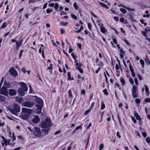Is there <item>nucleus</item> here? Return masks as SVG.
<instances>
[{"mask_svg": "<svg viewBox=\"0 0 150 150\" xmlns=\"http://www.w3.org/2000/svg\"><path fill=\"white\" fill-rule=\"evenodd\" d=\"M32 121L35 123H37L40 121V118L38 116L35 115L32 119Z\"/></svg>", "mask_w": 150, "mask_h": 150, "instance_id": "11", "label": "nucleus"}, {"mask_svg": "<svg viewBox=\"0 0 150 150\" xmlns=\"http://www.w3.org/2000/svg\"><path fill=\"white\" fill-rule=\"evenodd\" d=\"M132 94L134 98L138 97V95L136 93H132Z\"/></svg>", "mask_w": 150, "mask_h": 150, "instance_id": "37", "label": "nucleus"}, {"mask_svg": "<svg viewBox=\"0 0 150 150\" xmlns=\"http://www.w3.org/2000/svg\"><path fill=\"white\" fill-rule=\"evenodd\" d=\"M134 81H135V82L136 83V85H138V80L137 78H135L134 79Z\"/></svg>", "mask_w": 150, "mask_h": 150, "instance_id": "52", "label": "nucleus"}, {"mask_svg": "<svg viewBox=\"0 0 150 150\" xmlns=\"http://www.w3.org/2000/svg\"><path fill=\"white\" fill-rule=\"evenodd\" d=\"M120 10L121 12L124 13H126L127 12L126 10L123 8H120Z\"/></svg>", "mask_w": 150, "mask_h": 150, "instance_id": "28", "label": "nucleus"}, {"mask_svg": "<svg viewBox=\"0 0 150 150\" xmlns=\"http://www.w3.org/2000/svg\"><path fill=\"white\" fill-rule=\"evenodd\" d=\"M32 112V110L26 108H23L21 113H25L30 115Z\"/></svg>", "mask_w": 150, "mask_h": 150, "instance_id": "9", "label": "nucleus"}, {"mask_svg": "<svg viewBox=\"0 0 150 150\" xmlns=\"http://www.w3.org/2000/svg\"><path fill=\"white\" fill-rule=\"evenodd\" d=\"M142 33L144 36L146 37L147 36V35L145 32L143 31L142 32Z\"/></svg>", "mask_w": 150, "mask_h": 150, "instance_id": "58", "label": "nucleus"}, {"mask_svg": "<svg viewBox=\"0 0 150 150\" xmlns=\"http://www.w3.org/2000/svg\"><path fill=\"white\" fill-rule=\"evenodd\" d=\"M142 134L144 137H146L147 135L146 132H142Z\"/></svg>", "mask_w": 150, "mask_h": 150, "instance_id": "51", "label": "nucleus"}, {"mask_svg": "<svg viewBox=\"0 0 150 150\" xmlns=\"http://www.w3.org/2000/svg\"><path fill=\"white\" fill-rule=\"evenodd\" d=\"M19 84L21 86L19 88V91H21V89L23 90L26 91H27V87L26 83L23 82H21Z\"/></svg>", "mask_w": 150, "mask_h": 150, "instance_id": "7", "label": "nucleus"}, {"mask_svg": "<svg viewBox=\"0 0 150 150\" xmlns=\"http://www.w3.org/2000/svg\"><path fill=\"white\" fill-rule=\"evenodd\" d=\"M7 25V23L6 22L4 23L2 26H1V29H3L4 28L6 27V26Z\"/></svg>", "mask_w": 150, "mask_h": 150, "instance_id": "22", "label": "nucleus"}, {"mask_svg": "<svg viewBox=\"0 0 150 150\" xmlns=\"http://www.w3.org/2000/svg\"><path fill=\"white\" fill-rule=\"evenodd\" d=\"M145 61L146 63L148 64H150V61L147 58V56H146V58H145Z\"/></svg>", "mask_w": 150, "mask_h": 150, "instance_id": "25", "label": "nucleus"}, {"mask_svg": "<svg viewBox=\"0 0 150 150\" xmlns=\"http://www.w3.org/2000/svg\"><path fill=\"white\" fill-rule=\"evenodd\" d=\"M95 104V103L94 102H93L91 104V110L92 108H93L94 105Z\"/></svg>", "mask_w": 150, "mask_h": 150, "instance_id": "60", "label": "nucleus"}, {"mask_svg": "<svg viewBox=\"0 0 150 150\" xmlns=\"http://www.w3.org/2000/svg\"><path fill=\"white\" fill-rule=\"evenodd\" d=\"M42 136H43V135H45L48 133V132H49V129H43L42 130Z\"/></svg>", "mask_w": 150, "mask_h": 150, "instance_id": "13", "label": "nucleus"}, {"mask_svg": "<svg viewBox=\"0 0 150 150\" xmlns=\"http://www.w3.org/2000/svg\"><path fill=\"white\" fill-rule=\"evenodd\" d=\"M105 104L104 103H103V102H102L101 105V109L103 110V109H104L105 108Z\"/></svg>", "mask_w": 150, "mask_h": 150, "instance_id": "42", "label": "nucleus"}, {"mask_svg": "<svg viewBox=\"0 0 150 150\" xmlns=\"http://www.w3.org/2000/svg\"><path fill=\"white\" fill-rule=\"evenodd\" d=\"M29 115V114L21 112L19 117L22 119L25 120L28 118Z\"/></svg>", "mask_w": 150, "mask_h": 150, "instance_id": "10", "label": "nucleus"}, {"mask_svg": "<svg viewBox=\"0 0 150 150\" xmlns=\"http://www.w3.org/2000/svg\"><path fill=\"white\" fill-rule=\"evenodd\" d=\"M137 76L138 77V78L140 80H141L142 79V77L141 75L139 74H137Z\"/></svg>", "mask_w": 150, "mask_h": 150, "instance_id": "39", "label": "nucleus"}, {"mask_svg": "<svg viewBox=\"0 0 150 150\" xmlns=\"http://www.w3.org/2000/svg\"><path fill=\"white\" fill-rule=\"evenodd\" d=\"M71 16L72 18L75 20H76L77 19V17L76 15L74 14H71Z\"/></svg>", "mask_w": 150, "mask_h": 150, "instance_id": "32", "label": "nucleus"}, {"mask_svg": "<svg viewBox=\"0 0 150 150\" xmlns=\"http://www.w3.org/2000/svg\"><path fill=\"white\" fill-rule=\"evenodd\" d=\"M0 93L5 96H8V93L7 88L5 86H3L0 90Z\"/></svg>", "mask_w": 150, "mask_h": 150, "instance_id": "4", "label": "nucleus"}, {"mask_svg": "<svg viewBox=\"0 0 150 150\" xmlns=\"http://www.w3.org/2000/svg\"><path fill=\"white\" fill-rule=\"evenodd\" d=\"M52 64H50V67L47 68V69L52 70Z\"/></svg>", "mask_w": 150, "mask_h": 150, "instance_id": "45", "label": "nucleus"}, {"mask_svg": "<svg viewBox=\"0 0 150 150\" xmlns=\"http://www.w3.org/2000/svg\"><path fill=\"white\" fill-rule=\"evenodd\" d=\"M80 67H77L76 69L78 70L80 73H82L83 72V69L81 68Z\"/></svg>", "mask_w": 150, "mask_h": 150, "instance_id": "27", "label": "nucleus"}, {"mask_svg": "<svg viewBox=\"0 0 150 150\" xmlns=\"http://www.w3.org/2000/svg\"><path fill=\"white\" fill-rule=\"evenodd\" d=\"M99 4L102 7H104L105 8L107 9L109 8L104 3L101 2H100Z\"/></svg>", "mask_w": 150, "mask_h": 150, "instance_id": "19", "label": "nucleus"}, {"mask_svg": "<svg viewBox=\"0 0 150 150\" xmlns=\"http://www.w3.org/2000/svg\"><path fill=\"white\" fill-rule=\"evenodd\" d=\"M103 92L104 93V94L105 95H107L108 94V93L107 91V90L105 89L103 91Z\"/></svg>", "mask_w": 150, "mask_h": 150, "instance_id": "38", "label": "nucleus"}, {"mask_svg": "<svg viewBox=\"0 0 150 150\" xmlns=\"http://www.w3.org/2000/svg\"><path fill=\"white\" fill-rule=\"evenodd\" d=\"M140 64L142 65V67L143 68L144 67V62L142 59H141L140 60Z\"/></svg>", "mask_w": 150, "mask_h": 150, "instance_id": "30", "label": "nucleus"}, {"mask_svg": "<svg viewBox=\"0 0 150 150\" xmlns=\"http://www.w3.org/2000/svg\"><path fill=\"white\" fill-rule=\"evenodd\" d=\"M54 8L56 10H57V9L59 7V5L57 3H56L54 5Z\"/></svg>", "mask_w": 150, "mask_h": 150, "instance_id": "35", "label": "nucleus"}, {"mask_svg": "<svg viewBox=\"0 0 150 150\" xmlns=\"http://www.w3.org/2000/svg\"><path fill=\"white\" fill-rule=\"evenodd\" d=\"M18 91L19 94L21 96H23L24 95V92L25 91L21 89V91H19V88L18 90Z\"/></svg>", "mask_w": 150, "mask_h": 150, "instance_id": "16", "label": "nucleus"}, {"mask_svg": "<svg viewBox=\"0 0 150 150\" xmlns=\"http://www.w3.org/2000/svg\"><path fill=\"white\" fill-rule=\"evenodd\" d=\"M122 7L125 8L127 9L128 10L131 11H133L134 10V9H131L130 8H129L127 7H125L124 5H122Z\"/></svg>", "mask_w": 150, "mask_h": 150, "instance_id": "36", "label": "nucleus"}, {"mask_svg": "<svg viewBox=\"0 0 150 150\" xmlns=\"http://www.w3.org/2000/svg\"><path fill=\"white\" fill-rule=\"evenodd\" d=\"M16 49L17 50H18L19 47L22 44H20V43H19L18 42H16Z\"/></svg>", "mask_w": 150, "mask_h": 150, "instance_id": "23", "label": "nucleus"}, {"mask_svg": "<svg viewBox=\"0 0 150 150\" xmlns=\"http://www.w3.org/2000/svg\"><path fill=\"white\" fill-rule=\"evenodd\" d=\"M61 34H64V33L65 30L62 29H61Z\"/></svg>", "mask_w": 150, "mask_h": 150, "instance_id": "57", "label": "nucleus"}, {"mask_svg": "<svg viewBox=\"0 0 150 150\" xmlns=\"http://www.w3.org/2000/svg\"><path fill=\"white\" fill-rule=\"evenodd\" d=\"M23 39H22V37H20L19 39V42H18L19 43H20V44H22V41H23Z\"/></svg>", "mask_w": 150, "mask_h": 150, "instance_id": "47", "label": "nucleus"}, {"mask_svg": "<svg viewBox=\"0 0 150 150\" xmlns=\"http://www.w3.org/2000/svg\"><path fill=\"white\" fill-rule=\"evenodd\" d=\"M35 2V1H34V0H30L29 1V2H28V3L29 4H30V3H34Z\"/></svg>", "mask_w": 150, "mask_h": 150, "instance_id": "63", "label": "nucleus"}, {"mask_svg": "<svg viewBox=\"0 0 150 150\" xmlns=\"http://www.w3.org/2000/svg\"><path fill=\"white\" fill-rule=\"evenodd\" d=\"M60 132V130L57 131H56L54 133V134H59Z\"/></svg>", "mask_w": 150, "mask_h": 150, "instance_id": "54", "label": "nucleus"}, {"mask_svg": "<svg viewBox=\"0 0 150 150\" xmlns=\"http://www.w3.org/2000/svg\"><path fill=\"white\" fill-rule=\"evenodd\" d=\"M34 103L33 102L26 101L23 103V105L24 106L31 108L34 105Z\"/></svg>", "mask_w": 150, "mask_h": 150, "instance_id": "5", "label": "nucleus"}, {"mask_svg": "<svg viewBox=\"0 0 150 150\" xmlns=\"http://www.w3.org/2000/svg\"><path fill=\"white\" fill-rule=\"evenodd\" d=\"M88 27L89 29L90 30H91V24L90 23H88Z\"/></svg>", "mask_w": 150, "mask_h": 150, "instance_id": "50", "label": "nucleus"}, {"mask_svg": "<svg viewBox=\"0 0 150 150\" xmlns=\"http://www.w3.org/2000/svg\"><path fill=\"white\" fill-rule=\"evenodd\" d=\"M120 80L122 83V86H124L125 84V82L124 79H122V78H120Z\"/></svg>", "mask_w": 150, "mask_h": 150, "instance_id": "21", "label": "nucleus"}, {"mask_svg": "<svg viewBox=\"0 0 150 150\" xmlns=\"http://www.w3.org/2000/svg\"><path fill=\"white\" fill-rule=\"evenodd\" d=\"M6 100V98L4 96L0 95V101L1 102H4Z\"/></svg>", "mask_w": 150, "mask_h": 150, "instance_id": "17", "label": "nucleus"}, {"mask_svg": "<svg viewBox=\"0 0 150 150\" xmlns=\"http://www.w3.org/2000/svg\"><path fill=\"white\" fill-rule=\"evenodd\" d=\"M90 110H87L84 113V115H87L89 113V112H90Z\"/></svg>", "mask_w": 150, "mask_h": 150, "instance_id": "44", "label": "nucleus"}, {"mask_svg": "<svg viewBox=\"0 0 150 150\" xmlns=\"http://www.w3.org/2000/svg\"><path fill=\"white\" fill-rule=\"evenodd\" d=\"M40 126L42 128H48L50 127H51L52 124H51L50 120L49 118H47L45 120V122H41Z\"/></svg>", "mask_w": 150, "mask_h": 150, "instance_id": "1", "label": "nucleus"}, {"mask_svg": "<svg viewBox=\"0 0 150 150\" xmlns=\"http://www.w3.org/2000/svg\"><path fill=\"white\" fill-rule=\"evenodd\" d=\"M68 23L67 22L64 23L63 22H62L60 23V24L62 26H65L67 25L68 24Z\"/></svg>", "mask_w": 150, "mask_h": 150, "instance_id": "31", "label": "nucleus"}, {"mask_svg": "<svg viewBox=\"0 0 150 150\" xmlns=\"http://www.w3.org/2000/svg\"><path fill=\"white\" fill-rule=\"evenodd\" d=\"M9 110L11 113L16 114L17 113L20 112V108L18 105L15 104L13 105L12 108H10Z\"/></svg>", "mask_w": 150, "mask_h": 150, "instance_id": "2", "label": "nucleus"}, {"mask_svg": "<svg viewBox=\"0 0 150 150\" xmlns=\"http://www.w3.org/2000/svg\"><path fill=\"white\" fill-rule=\"evenodd\" d=\"M67 75L68 76V79L71 80L73 79V78L71 77V74L70 72H68L67 73Z\"/></svg>", "mask_w": 150, "mask_h": 150, "instance_id": "24", "label": "nucleus"}, {"mask_svg": "<svg viewBox=\"0 0 150 150\" xmlns=\"http://www.w3.org/2000/svg\"><path fill=\"white\" fill-rule=\"evenodd\" d=\"M113 42L115 44H117V40L115 38H113Z\"/></svg>", "mask_w": 150, "mask_h": 150, "instance_id": "55", "label": "nucleus"}, {"mask_svg": "<svg viewBox=\"0 0 150 150\" xmlns=\"http://www.w3.org/2000/svg\"><path fill=\"white\" fill-rule=\"evenodd\" d=\"M85 93V91L84 90H82L81 92V94L82 95L84 94Z\"/></svg>", "mask_w": 150, "mask_h": 150, "instance_id": "61", "label": "nucleus"}, {"mask_svg": "<svg viewBox=\"0 0 150 150\" xmlns=\"http://www.w3.org/2000/svg\"><path fill=\"white\" fill-rule=\"evenodd\" d=\"M145 101L146 102H150V98H147L145 99Z\"/></svg>", "mask_w": 150, "mask_h": 150, "instance_id": "48", "label": "nucleus"}, {"mask_svg": "<svg viewBox=\"0 0 150 150\" xmlns=\"http://www.w3.org/2000/svg\"><path fill=\"white\" fill-rule=\"evenodd\" d=\"M120 20V21L122 23L124 22L125 21L124 18L123 17L121 18Z\"/></svg>", "mask_w": 150, "mask_h": 150, "instance_id": "49", "label": "nucleus"}, {"mask_svg": "<svg viewBox=\"0 0 150 150\" xmlns=\"http://www.w3.org/2000/svg\"><path fill=\"white\" fill-rule=\"evenodd\" d=\"M104 145L103 144H100L99 146V150H101L103 148Z\"/></svg>", "mask_w": 150, "mask_h": 150, "instance_id": "41", "label": "nucleus"}, {"mask_svg": "<svg viewBox=\"0 0 150 150\" xmlns=\"http://www.w3.org/2000/svg\"><path fill=\"white\" fill-rule=\"evenodd\" d=\"M16 94V91L12 89H10L9 90V94L11 96H14Z\"/></svg>", "mask_w": 150, "mask_h": 150, "instance_id": "14", "label": "nucleus"}, {"mask_svg": "<svg viewBox=\"0 0 150 150\" xmlns=\"http://www.w3.org/2000/svg\"><path fill=\"white\" fill-rule=\"evenodd\" d=\"M17 101L18 102L21 103L23 101V100L21 98H18L16 99Z\"/></svg>", "mask_w": 150, "mask_h": 150, "instance_id": "26", "label": "nucleus"}, {"mask_svg": "<svg viewBox=\"0 0 150 150\" xmlns=\"http://www.w3.org/2000/svg\"><path fill=\"white\" fill-rule=\"evenodd\" d=\"M76 65L77 66V67H81L82 65V64L81 63H76Z\"/></svg>", "mask_w": 150, "mask_h": 150, "instance_id": "33", "label": "nucleus"}, {"mask_svg": "<svg viewBox=\"0 0 150 150\" xmlns=\"http://www.w3.org/2000/svg\"><path fill=\"white\" fill-rule=\"evenodd\" d=\"M103 24L101 23V25L100 26V30L104 34H105L107 32V30L105 29L103 26Z\"/></svg>", "mask_w": 150, "mask_h": 150, "instance_id": "12", "label": "nucleus"}, {"mask_svg": "<svg viewBox=\"0 0 150 150\" xmlns=\"http://www.w3.org/2000/svg\"><path fill=\"white\" fill-rule=\"evenodd\" d=\"M37 109L38 111H37V113L38 114H40L41 113V110H42V109L41 110L38 109V108H37Z\"/></svg>", "mask_w": 150, "mask_h": 150, "instance_id": "56", "label": "nucleus"}, {"mask_svg": "<svg viewBox=\"0 0 150 150\" xmlns=\"http://www.w3.org/2000/svg\"><path fill=\"white\" fill-rule=\"evenodd\" d=\"M71 54V56L73 57V59H76V56H75V55L73 53H72Z\"/></svg>", "mask_w": 150, "mask_h": 150, "instance_id": "64", "label": "nucleus"}, {"mask_svg": "<svg viewBox=\"0 0 150 150\" xmlns=\"http://www.w3.org/2000/svg\"><path fill=\"white\" fill-rule=\"evenodd\" d=\"M134 116L137 120H138L139 121H140L141 120V118L140 116L136 112L134 113Z\"/></svg>", "mask_w": 150, "mask_h": 150, "instance_id": "15", "label": "nucleus"}, {"mask_svg": "<svg viewBox=\"0 0 150 150\" xmlns=\"http://www.w3.org/2000/svg\"><path fill=\"white\" fill-rule=\"evenodd\" d=\"M137 88L135 86H134L132 87V93H136L137 91Z\"/></svg>", "mask_w": 150, "mask_h": 150, "instance_id": "20", "label": "nucleus"}, {"mask_svg": "<svg viewBox=\"0 0 150 150\" xmlns=\"http://www.w3.org/2000/svg\"><path fill=\"white\" fill-rule=\"evenodd\" d=\"M77 44L78 45V47L79 48V49H81V46H82L81 44L80 43H77Z\"/></svg>", "mask_w": 150, "mask_h": 150, "instance_id": "59", "label": "nucleus"}, {"mask_svg": "<svg viewBox=\"0 0 150 150\" xmlns=\"http://www.w3.org/2000/svg\"><path fill=\"white\" fill-rule=\"evenodd\" d=\"M146 142L148 143L150 142V138L149 137H147L146 139Z\"/></svg>", "mask_w": 150, "mask_h": 150, "instance_id": "40", "label": "nucleus"}, {"mask_svg": "<svg viewBox=\"0 0 150 150\" xmlns=\"http://www.w3.org/2000/svg\"><path fill=\"white\" fill-rule=\"evenodd\" d=\"M144 86L145 88V91L146 93V95L148 96L149 93V89H148V87L145 85V84L144 85Z\"/></svg>", "mask_w": 150, "mask_h": 150, "instance_id": "18", "label": "nucleus"}, {"mask_svg": "<svg viewBox=\"0 0 150 150\" xmlns=\"http://www.w3.org/2000/svg\"><path fill=\"white\" fill-rule=\"evenodd\" d=\"M9 71L11 75L14 76H16L17 75V72L14 68H11L9 69Z\"/></svg>", "mask_w": 150, "mask_h": 150, "instance_id": "8", "label": "nucleus"}, {"mask_svg": "<svg viewBox=\"0 0 150 150\" xmlns=\"http://www.w3.org/2000/svg\"><path fill=\"white\" fill-rule=\"evenodd\" d=\"M22 70L23 72H24V73H25L26 71L24 67L22 69Z\"/></svg>", "mask_w": 150, "mask_h": 150, "instance_id": "62", "label": "nucleus"}, {"mask_svg": "<svg viewBox=\"0 0 150 150\" xmlns=\"http://www.w3.org/2000/svg\"><path fill=\"white\" fill-rule=\"evenodd\" d=\"M135 101L138 104L140 103V100L138 98H136L135 99Z\"/></svg>", "mask_w": 150, "mask_h": 150, "instance_id": "43", "label": "nucleus"}, {"mask_svg": "<svg viewBox=\"0 0 150 150\" xmlns=\"http://www.w3.org/2000/svg\"><path fill=\"white\" fill-rule=\"evenodd\" d=\"M34 129V134L37 137L42 136V134L41 133V131L40 129L38 127H35Z\"/></svg>", "mask_w": 150, "mask_h": 150, "instance_id": "6", "label": "nucleus"}, {"mask_svg": "<svg viewBox=\"0 0 150 150\" xmlns=\"http://www.w3.org/2000/svg\"><path fill=\"white\" fill-rule=\"evenodd\" d=\"M79 129H82V127L81 126L77 127L75 129L76 131L78 130Z\"/></svg>", "mask_w": 150, "mask_h": 150, "instance_id": "46", "label": "nucleus"}, {"mask_svg": "<svg viewBox=\"0 0 150 150\" xmlns=\"http://www.w3.org/2000/svg\"><path fill=\"white\" fill-rule=\"evenodd\" d=\"M124 41L127 44V45H130L129 43V42H128V41H127L126 40L124 39Z\"/></svg>", "mask_w": 150, "mask_h": 150, "instance_id": "53", "label": "nucleus"}, {"mask_svg": "<svg viewBox=\"0 0 150 150\" xmlns=\"http://www.w3.org/2000/svg\"><path fill=\"white\" fill-rule=\"evenodd\" d=\"M35 97H36V101L38 103L36 105V107H38V109L41 110L42 109L43 105V101L40 98H38L36 96H35Z\"/></svg>", "mask_w": 150, "mask_h": 150, "instance_id": "3", "label": "nucleus"}, {"mask_svg": "<svg viewBox=\"0 0 150 150\" xmlns=\"http://www.w3.org/2000/svg\"><path fill=\"white\" fill-rule=\"evenodd\" d=\"M73 6L75 9L77 10L78 9L79 6L77 5L76 3L75 2H74Z\"/></svg>", "mask_w": 150, "mask_h": 150, "instance_id": "29", "label": "nucleus"}, {"mask_svg": "<svg viewBox=\"0 0 150 150\" xmlns=\"http://www.w3.org/2000/svg\"><path fill=\"white\" fill-rule=\"evenodd\" d=\"M129 82L131 83L133 85V84H134V81L133 80V79L132 78H131V77H130L129 78Z\"/></svg>", "mask_w": 150, "mask_h": 150, "instance_id": "34", "label": "nucleus"}]
</instances>
